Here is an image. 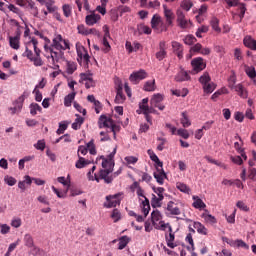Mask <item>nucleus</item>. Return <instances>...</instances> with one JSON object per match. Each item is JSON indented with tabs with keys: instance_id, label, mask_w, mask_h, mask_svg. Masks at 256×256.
<instances>
[{
	"instance_id": "680f3d73",
	"label": "nucleus",
	"mask_w": 256,
	"mask_h": 256,
	"mask_svg": "<svg viewBox=\"0 0 256 256\" xmlns=\"http://www.w3.org/2000/svg\"><path fill=\"white\" fill-rule=\"evenodd\" d=\"M33 93L35 94L36 101H42L43 95H42L41 91H39V87H37V85H36L35 89L33 90Z\"/></svg>"
},
{
	"instance_id": "6ab92c4d",
	"label": "nucleus",
	"mask_w": 256,
	"mask_h": 256,
	"mask_svg": "<svg viewBox=\"0 0 256 256\" xmlns=\"http://www.w3.org/2000/svg\"><path fill=\"white\" fill-rule=\"evenodd\" d=\"M243 44L245 45V47L256 51V39H253L251 35H246V37H244Z\"/></svg>"
},
{
	"instance_id": "bf43d9fd",
	"label": "nucleus",
	"mask_w": 256,
	"mask_h": 256,
	"mask_svg": "<svg viewBox=\"0 0 256 256\" xmlns=\"http://www.w3.org/2000/svg\"><path fill=\"white\" fill-rule=\"evenodd\" d=\"M87 149H89L92 155H95L97 153L93 139L87 143Z\"/></svg>"
},
{
	"instance_id": "1a4fd4ad",
	"label": "nucleus",
	"mask_w": 256,
	"mask_h": 256,
	"mask_svg": "<svg viewBox=\"0 0 256 256\" xmlns=\"http://www.w3.org/2000/svg\"><path fill=\"white\" fill-rule=\"evenodd\" d=\"M77 55H78L77 61L79 63H82V61H84V63H86V64L89 63L90 55H89L87 49L83 45L77 47Z\"/></svg>"
},
{
	"instance_id": "37998d69",
	"label": "nucleus",
	"mask_w": 256,
	"mask_h": 256,
	"mask_svg": "<svg viewBox=\"0 0 256 256\" xmlns=\"http://www.w3.org/2000/svg\"><path fill=\"white\" fill-rule=\"evenodd\" d=\"M31 43L34 47V51H35L36 56H40L41 55V49H39V47H38L39 41H37V39H35V37H33L31 39V41H29L28 45H31Z\"/></svg>"
},
{
	"instance_id": "6e6552de",
	"label": "nucleus",
	"mask_w": 256,
	"mask_h": 256,
	"mask_svg": "<svg viewBox=\"0 0 256 256\" xmlns=\"http://www.w3.org/2000/svg\"><path fill=\"white\" fill-rule=\"evenodd\" d=\"M176 15L178 26L181 27V29H187L191 21H188V19H186L184 11H182V9H177Z\"/></svg>"
},
{
	"instance_id": "79ce46f5",
	"label": "nucleus",
	"mask_w": 256,
	"mask_h": 256,
	"mask_svg": "<svg viewBox=\"0 0 256 256\" xmlns=\"http://www.w3.org/2000/svg\"><path fill=\"white\" fill-rule=\"evenodd\" d=\"M83 123H84V117H81V115H77L75 121L72 123V128L80 129Z\"/></svg>"
},
{
	"instance_id": "774afa93",
	"label": "nucleus",
	"mask_w": 256,
	"mask_h": 256,
	"mask_svg": "<svg viewBox=\"0 0 256 256\" xmlns=\"http://www.w3.org/2000/svg\"><path fill=\"white\" fill-rule=\"evenodd\" d=\"M139 174L142 176V181H146V183L152 181V176H150V174H147V172H139Z\"/></svg>"
},
{
	"instance_id": "9b49d317",
	"label": "nucleus",
	"mask_w": 256,
	"mask_h": 256,
	"mask_svg": "<svg viewBox=\"0 0 256 256\" xmlns=\"http://www.w3.org/2000/svg\"><path fill=\"white\" fill-rule=\"evenodd\" d=\"M120 194H114V196H106V202L104 204L105 208H116L120 206L121 200L119 198Z\"/></svg>"
},
{
	"instance_id": "f8f14e48",
	"label": "nucleus",
	"mask_w": 256,
	"mask_h": 256,
	"mask_svg": "<svg viewBox=\"0 0 256 256\" xmlns=\"http://www.w3.org/2000/svg\"><path fill=\"white\" fill-rule=\"evenodd\" d=\"M191 65L196 73H199V71H203V69L207 67V63H205L203 57H195L194 59H192Z\"/></svg>"
},
{
	"instance_id": "5fc2aeb1",
	"label": "nucleus",
	"mask_w": 256,
	"mask_h": 256,
	"mask_svg": "<svg viewBox=\"0 0 256 256\" xmlns=\"http://www.w3.org/2000/svg\"><path fill=\"white\" fill-rule=\"evenodd\" d=\"M34 147L43 151L46 147L45 139H38L37 143H34Z\"/></svg>"
},
{
	"instance_id": "a878e982",
	"label": "nucleus",
	"mask_w": 256,
	"mask_h": 256,
	"mask_svg": "<svg viewBox=\"0 0 256 256\" xmlns=\"http://www.w3.org/2000/svg\"><path fill=\"white\" fill-rule=\"evenodd\" d=\"M194 202H193V208H196L197 210H203L207 208L205 202L199 198V196H193Z\"/></svg>"
},
{
	"instance_id": "13d9d810",
	"label": "nucleus",
	"mask_w": 256,
	"mask_h": 256,
	"mask_svg": "<svg viewBox=\"0 0 256 256\" xmlns=\"http://www.w3.org/2000/svg\"><path fill=\"white\" fill-rule=\"evenodd\" d=\"M177 189L183 191L184 193H190V188H188L187 184H182V182H177Z\"/></svg>"
},
{
	"instance_id": "603ef678",
	"label": "nucleus",
	"mask_w": 256,
	"mask_h": 256,
	"mask_svg": "<svg viewBox=\"0 0 256 256\" xmlns=\"http://www.w3.org/2000/svg\"><path fill=\"white\" fill-rule=\"evenodd\" d=\"M25 240V245L28 246V248H32L34 246V241L33 238L30 234H26V236L24 237Z\"/></svg>"
},
{
	"instance_id": "4c0bfd02",
	"label": "nucleus",
	"mask_w": 256,
	"mask_h": 256,
	"mask_svg": "<svg viewBox=\"0 0 256 256\" xmlns=\"http://www.w3.org/2000/svg\"><path fill=\"white\" fill-rule=\"evenodd\" d=\"M129 242H130V238H128V236H122V238H120V241L118 243V250H124V248H126Z\"/></svg>"
},
{
	"instance_id": "20e7f679",
	"label": "nucleus",
	"mask_w": 256,
	"mask_h": 256,
	"mask_svg": "<svg viewBox=\"0 0 256 256\" xmlns=\"http://www.w3.org/2000/svg\"><path fill=\"white\" fill-rule=\"evenodd\" d=\"M98 125L100 129L103 127H111V131L114 133V138H116V130L119 129V127L113 123V119L107 117V115H100Z\"/></svg>"
},
{
	"instance_id": "c85d7f7f",
	"label": "nucleus",
	"mask_w": 256,
	"mask_h": 256,
	"mask_svg": "<svg viewBox=\"0 0 256 256\" xmlns=\"http://www.w3.org/2000/svg\"><path fill=\"white\" fill-rule=\"evenodd\" d=\"M81 77H82L83 81H86L85 87L87 89H90L91 87H95V81H94L93 77H90L89 75H86L85 73H83L81 75Z\"/></svg>"
},
{
	"instance_id": "cd10ccee",
	"label": "nucleus",
	"mask_w": 256,
	"mask_h": 256,
	"mask_svg": "<svg viewBox=\"0 0 256 256\" xmlns=\"http://www.w3.org/2000/svg\"><path fill=\"white\" fill-rule=\"evenodd\" d=\"M165 240L168 248H172V249L176 248V244H174L175 242L174 232H172L171 234H165Z\"/></svg>"
},
{
	"instance_id": "7c9ffc66",
	"label": "nucleus",
	"mask_w": 256,
	"mask_h": 256,
	"mask_svg": "<svg viewBox=\"0 0 256 256\" xmlns=\"http://www.w3.org/2000/svg\"><path fill=\"white\" fill-rule=\"evenodd\" d=\"M182 117L180 119L181 124L183 125V127H190V125H192V121L189 118V116L187 115L186 111H183L181 113Z\"/></svg>"
},
{
	"instance_id": "e433bc0d",
	"label": "nucleus",
	"mask_w": 256,
	"mask_h": 256,
	"mask_svg": "<svg viewBox=\"0 0 256 256\" xmlns=\"http://www.w3.org/2000/svg\"><path fill=\"white\" fill-rule=\"evenodd\" d=\"M156 89V80L146 81L144 83V91H155Z\"/></svg>"
},
{
	"instance_id": "aec40b11",
	"label": "nucleus",
	"mask_w": 256,
	"mask_h": 256,
	"mask_svg": "<svg viewBox=\"0 0 256 256\" xmlns=\"http://www.w3.org/2000/svg\"><path fill=\"white\" fill-rule=\"evenodd\" d=\"M21 33H17L14 37H9L10 47L12 49H20Z\"/></svg>"
},
{
	"instance_id": "39448f33",
	"label": "nucleus",
	"mask_w": 256,
	"mask_h": 256,
	"mask_svg": "<svg viewBox=\"0 0 256 256\" xmlns=\"http://www.w3.org/2000/svg\"><path fill=\"white\" fill-rule=\"evenodd\" d=\"M52 47L58 49L61 53H63L62 50L70 49L69 41H67V39H63L62 35H56L53 38Z\"/></svg>"
},
{
	"instance_id": "9d476101",
	"label": "nucleus",
	"mask_w": 256,
	"mask_h": 256,
	"mask_svg": "<svg viewBox=\"0 0 256 256\" xmlns=\"http://www.w3.org/2000/svg\"><path fill=\"white\" fill-rule=\"evenodd\" d=\"M162 101H164V95H162V93H154L150 99L151 105L158 107L161 111L165 109V105H163Z\"/></svg>"
},
{
	"instance_id": "c756f323",
	"label": "nucleus",
	"mask_w": 256,
	"mask_h": 256,
	"mask_svg": "<svg viewBox=\"0 0 256 256\" xmlns=\"http://www.w3.org/2000/svg\"><path fill=\"white\" fill-rule=\"evenodd\" d=\"M194 228L197 230L198 234L207 236L208 230L203 224H201V222H194Z\"/></svg>"
},
{
	"instance_id": "e2e57ef3",
	"label": "nucleus",
	"mask_w": 256,
	"mask_h": 256,
	"mask_svg": "<svg viewBox=\"0 0 256 256\" xmlns=\"http://www.w3.org/2000/svg\"><path fill=\"white\" fill-rule=\"evenodd\" d=\"M237 208H239V210H242L243 212H249L250 208H248V206H246V204L242 201L237 202L236 204Z\"/></svg>"
},
{
	"instance_id": "f704fd0d",
	"label": "nucleus",
	"mask_w": 256,
	"mask_h": 256,
	"mask_svg": "<svg viewBox=\"0 0 256 256\" xmlns=\"http://www.w3.org/2000/svg\"><path fill=\"white\" fill-rule=\"evenodd\" d=\"M105 27H106V31H105V35L103 37V45L105 46V51H109L111 49V45H110V43L108 41V37L110 35V31H109L107 25H105Z\"/></svg>"
},
{
	"instance_id": "a211bd4d",
	"label": "nucleus",
	"mask_w": 256,
	"mask_h": 256,
	"mask_svg": "<svg viewBox=\"0 0 256 256\" xmlns=\"http://www.w3.org/2000/svg\"><path fill=\"white\" fill-rule=\"evenodd\" d=\"M191 79V76L189 75L188 71H185L183 67H180V70L175 75V81H189Z\"/></svg>"
},
{
	"instance_id": "5701e85b",
	"label": "nucleus",
	"mask_w": 256,
	"mask_h": 256,
	"mask_svg": "<svg viewBox=\"0 0 256 256\" xmlns=\"http://www.w3.org/2000/svg\"><path fill=\"white\" fill-rule=\"evenodd\" d=\"M160 23H162V18L160 17V15H153L152 19H151V27L152 29H154L155 31L160 32Z\"/></svg>"
},
{
	"instance_id": "2eb2a0df",
	"label": "nucleus",
	"mask_w": 256,
	"mask_h": 256,
	"mask_svg": "<svg viewBox=\"0 0 256 256\" xmlns=\"http://www.w3.org/2000/svg\"><path fill=\"white\" fill-rule=\"evenodd\" d=\"M48 49L51 53L53 69H59V65L57 63H59L61 57H63V53L62 52L58 53L57 51H53L52 47H49Z\"/></svg>"
},
{
	"instance_id": "052dcab7",
	"label": "nucleus",
	"mask_w": 256,
	"mask_h": 256,
	"mask_svg": "<svg viewBox=\"0 0 256 256\" xmlns=\"http://www.w3.org/2000/svg\"><path fill=\"white\" fill-rule=\"evenodd\" d=\"M234 57L235 59H237L238 61H240L241 59H243V53L241 51V49L239 47H236L234 49Z\"/></svg>"
},
{
	"instance_id": "ea45409f",
	"label": "nucleus",
	"mask_w": 256,
	"mask_h": 256,
	"mask_svg": "<svg viewBox=\"0 0 256 256\" xmlns=\"http://www.w3.org/2000/svg\"><path fill=\"white\" fill-rule=\"evenodd\" d=\"M31 115H37V111H42L41 105L39 103H30L29 105Z\"/></svg>"
},
{
	"instance_id": "393cba45",
	"label": "nucleus",
	"mask_w": 256,
	"mask_h": 256,
	"mask_svg": "<svg viewBox=\"0 0 256 256\" xmlns=\"http://www.w3.org/2000/svg\"><path fill=\"white\" fill-rule=\"evenodd\" d=\"M150 210V200L149 198H146V196H144V202H142V213L144 214V220L149 215Z\"/></svg>"
},
{
	"instance_id": "0eeeda50",
	"label": "nucleus",
	"mask_w": 256,
	"mask_h": 256,
	"mask_svg": "<svg viewBox=\"0 0 256 256\" xmlns=\"http://www.w3.org/2000/svg\"><path fill=\"white\" fill-rule=\"evenodd\" d=\"M162 218L163 216L160 210H158V208H153V212H151V223L155 230H160V222Z\"/></svg>"
},
{
	"instance_id": "4be33fe9",
	"label": "nucleus",
	"mask_w": 256,
	"mask_h": 256,
	"mask_svg": "<svg viewBox=\"0 0 256 256\" xmlns=\"http://www.w3.org/2000/svg\"><path fill=\"white\" fill-rule=\"evenodd\" d=\"M167 211L170 212L172 216H180L181 210L178 206H175L174 202H168Z\"/></svg>"
},
{
	"instance_id": "c03bdc74",
	"label": "nucleus",
	"mask_w": 256,
	"mask_h": 256,
	"mask_svg": "<svg viewBox=\"0 0 256 256\" xmlns=\"http://www.w3.org/2000/svg\"><path fill=\"white\" fill-rule=\"evenodd\" d=\"M67 73L72 74L77 69V63L75 61H66Z\"/></svg>"
},
{
	"instance_id": "864d4df0",
	"label": "nucleus",
	"mask_w": 256,
	"mask_h": 256,
	"mask_svg": "<svg viewBox=\"0 0 256 256\" xmlns=\"http://www.w3.org/2000/svg\"><path fill=\"white\" fill-rule=\"evenodd\" d=\"M111 218L114 220V222H119V220H121V212L115 208L112 211Z\"/></svg>"
},
{
	"instance_id": "bb28decb",
	"label": "nucleus",
	"mask_w": 256,
	"mask_h": 256,
	"mask_svg": "<svg viewBox=\"0 0 256 256\" xmlns=\"http://www.w3.org/2000/svg\"><path fill=\"white\" fill-rule=\"evenodd\" d=\"M234 88H235V91H237L238 95H240V97H243V98L248 97V91L246 87L242 85V83H238L237 85H235Z\"/></svg>"
},
{
	"instance_id": "49530a36",
	"label": "nucleus",
	"mask_w": 256,
	"mask_h": 256,
	"mask_svg": "<svg viewBox=\"0 0 256 256\" xmlns=\"http://www.w3.org/2000/svg\"><path fill=\"white\" fill-rule=\"evenodd\" d=\"M193 5H194L193 1H190V0H184L181 2V8L184 9L185 11H190Z\"/></svg>"
},
{
	"instance_id": "2f4dec72",
	"label": "nucleus",
	"mask_w": 256,
	"mask_h": 256,
	"mask_svg": "<svg viewBox=\"0 0 256 256\" xmlns=\"http://www.w3.org/2000/svg\"><path fill=\"white\" fill-rule=\"evenodd\" d=\"M238 11H239V13H238L239 21L241 22L245 17L247 7H246L245 3H240L239 0H238Z\"/></svg>"
},
{
	"instance_id": "6e6d98bb",
	"label": "nucleus",
	"mask_w": 256,
	"mask_h": 256,
	"mask_svg": "<svg viewBox=\"0 0 256 256\" xmlns=\"http://www.w3.org/2000/svg\"><path fill=\"white\" fill-rule=\"evenodd\" d=\"M11 232V227L8 224H0V233L3 235L9 234Z\"/></svg>"
},
{
	"instance_id": "338daca9",
	"label": "nucleus",
	"mask_w": 256,
	"mask_h": 256,
	"mask_svg": "<svg viewBox=\"0 0 256 256\" xmlns=\"http://www.w3.org/2000/svg\"><path fill=\"white\" fill-rule=\"evenodd\" d=\"M38 202H40V204H44L45 206H50V202L47 198V196H38Z\"/></svg>"
},
{
	"instance_id": "8fccbe9b",
	"label": "nucleus",
	"mask_w": 256,
	"mask_h": 256,
	"mask_svg": "<svg viewBox=\"0 0 256 256\" xmlns=\"http://www.w3.org/2000/svg\"><path fill=\"white\" fill-rule=\"evenodd\" d=\"M67 127H68V122L67 121H61L59 123V127L57 129L58 135H61L62 133H64V131L67 129Z\"/></svg>"
},
{
	"instance_id": "f257e3e1",
	"label": "nucleus",
	"mask_w": 256,
	"mask_h": 256,
	"mask_svg": "<svg viewBox=\"0 0 256 256\" xmlns=\"http://www.w3.org/2000/svg\"><path fill=\"white\" fill-rule=\"evenodd\" d=\"M117 151V147H114L113 151L105 157L104 155H101L102 159V167L103 170L99 171L98 176L95 174V180L99 183L100 179H104L105 183H112L114 177H113V171L115 167V153Z\"/></svg>"
},
{
	"instance_id": "dca6fc26",
	"label": "nucleus",
	"mask_w": 256,
	"mask_h": 256,
	"mask_svg": "<svg viewBox=\"0 0 256 256\" xmlns=\"http://www.w3.org/2000/svg\"><path fill=\"white\" fill-rule=\"evenodd\" d=\"M25 99H26L25 94H23V95H20V97H18L16 101H14V107H11V111L13 114L21 111L24 105Z\"/></svg>"
},
{
	"instance_id": "72a5a7b5",
	"label": "nucleus",
	"mask_w": 256,
	"mask_h": 256,
	"mask_svg": "<svg viewBox=\"0 0 256 256\" xmlns=\"http://www.w3.org/2000/svg\"><path fill=\"white\" fill-rule=\"evenodd\" d=\"M79 159L76 161L75 165L78 169H82V167H85V165H88L90 161L88 159H85V157H82L79 153L78 155Z\"/></svg>"
},
{
	"instance_id": "0e129e2a",
	"label": "nucleus",
	"mask_w": 256,
	"mask_h": 256,
	"mask_svg": "<svg viewBox=\"0 0 256 256\" xmlns=\"http://www.w3.org/2000/svg\"><path fill=\"white\" fill-rule=\"evenodd\" d=\"M4 181L8 185H16V183H17L16 178H13V176H5Z\"/></svg>"
},
{
	"instance_id": "412c9836",
	"label": "nucleus",
	"mask_w": 256,
	"mask_h": 256,
	"mask_svg": "<svg viewBox=\"0 0 256 256\" xmlns=\"http://www.w3.org/2000/svg\"><path fill=\"white\" fill-rule=\"evenodd\" d=\"M101 15L98 13H91L90 15H86V23L87 25H95L100 21Z\"/></svg>"
},
{
	"instance_id": "09e8293b",
	"label": "nucleus",
	"mask_w": 256,
	"mask_h": 256,
	"mask_svg": "<svg viewBox=\"0 0 256 256\" xmlns=\"http://www.w3.org/2000/svg\"><path fill=\"white\" fill-rule=\"evenodd\" d=\"M234 147H235V149H237L238 153H240L241 156H242L244 159H247V155H246L244 149H242L241 143H239V141H235Z\"/></svg>"
},
{
	"instance_id": "a18cd8bd",
	"label": "nucleus",
	"mask_w": 256,
	"mask_h": 256,
	"mask_svg": "<svg viewBox=\"0 0 256 256\" xmlns=\"http://www.w3.org/2000/svg\"><path fill=\"white\" fill-rule=\"evenodd\" d=\"M210 23L214 31H217L218 33L221 32V27H219V19H217V17H212Z\"/></svg>"
},
{
	"instance_id": "a19ab883",
	"label": "nucleus",
	"mask_w": 256,
	"mask_h": 256,
	"mask_svg": "<svg viewBox=\"0 0 256 256\" xmlns=\"http://www.w3.org/2000/svg\"><path fill=\"white\" fill-rule=\"evenodd\" d=\"M44 3L47 7L49 13H55L57 7H55V1L53 0H44Z\"/></svg>"
},
{
	"instance_id": "f3484780",
	"label": "nucleus",
	"mask_w": 256,
	"mask_h": 256,
	"mask_svg": "<svg viewBox=\"0 0 256 256\" xmlns=\"http://www.w3.org/2000/svg\"><path fill=\"white\" fill-rule=\"evenodd\" d=\"M201 218H203L206 224H210V226H215V224H217V218L209 214V210H204V213L201 215Z\"/></svg>"
},
{
	"instance_id": "f03ea898",
	"label": "nucleus",
	"mask_w": 256,
	"mask_h": 256,
	"mask_svg": "<svg viewBox=\"0 0 256 256\" xmlns=\"http://www.w3.org/2000/svg\"><path fill=\"white\" fill-rule=\"evenodd\" d=\"M154 194H152L151 197V206L152 208H162L163 206V199L166 194L165 188H156V186H153Z\"/></svg>"
},
{
	"instance_id": "de8ad7c7",
	"label": "nucleus",
	"mask_w": 256,
	"mask_h": 256,
	"mask_svg": "<svg viewBox=\"0 0 256 256\" xmlns=\"http://www.w3.org/2000/svg\"><path fill=\"white\" fill-rule=\"evenodd\" d=\"M177 135H180L184 139H189V137H190V133H189L188 129H185V127L177 129Z\"/></svg>"
},
{
	"instance_id": "3c124183",
	"label": "nucleus",
	"mask_w": 256,
	"mask_h": 256,
	"mask_svg": "<svg viewBox=\"0 0 256 256\" xmlns=\"http://www.w3.org/2000/svg\"><path fill=\"white\" fill-rule=\"evenodd\" d=\"M197 38L194 37V35H186V37L184 38V43H186V45H193L194 43H196Z\"/></svg>"
},
{
	"instance_id": "423d86ee",
	"label": "nucleus",
	"mask_w": 256,
	"mask_h": 256,
	"mask_svg": "<svg viewBox=\"0 0 256 256\" xmlns=\"http://www.w3.org/2000/svg\"><path fill=\"white\" fill-rule=\"evenodd\" d=\"M163 161H161V159H159V163L156 165V172H154V177L157 181V183H159L160 185H163L166 177H167V174L163 168Z\"/></svg>"
},
{
	"instance_id": "4d7b16f0",
	"label": "nucleus",
	"mask_w": 256,
	"mask_h": 256,
	"mask_svg": "<svg viewBox=\"0 0 256 256\" xmlns=\"http://www.w3.org/2000/svg\"><path fill=\"white\" fill-rule=\"evenodd\" d=\"M157 139L158 141H160V143L157 145V149L159 151H163V149L165 148V143H167V139L166 137H158Z\"/></svg>"
},
{
	"instance_id": "4468645a",
	"label": "nucleus",
	"mask_w": 256,
	"mask_h": 256,
	"mask_svg": "<svg viewBox=\"0 0 256 256\" xmlns=\"http://www.w3.org/2000/svg\"><path fill=\"white\" fill-rule=\"evenodd\" d=\"M163 9H164L166 25H167V29H168V27L173 25V21L175 19V13L172 11V9H168L167 5H163Z\"/></svg>"
},
{
	"instance_id": "69168bd1",
	"label": "nucleus",
	"mask_w": 256,
	"mask_h": 256,
	"mask_svg": "<svg viewBox=\"0 0 256 256\" xmlns=\"http://www.w3.org/2000/svg\"><path fill=\"white\" fill-rule=\"evenodd\" d=\"M228 83H229V87L231 89H235V87H236V85H235V83H236L235 75H230V77L228 78Z\"/></svg>"
},
{
	"instance_id": "ddd939ff",
	"label": "nucleus",
	"mask_w": 256,
	"mask_h": 256,
	"mask_svg": "<svg viewBox=\"0 0 256 256\" xmlns=\"http://www.w3.org/2000/svg\"><path fill=\"white\" fill-rule=\"evenodd\" d=\"M146 77H147V72L145 71V69H140L139 71H134L133 73H131L130 81H132V83L137 84L142 79H146Z\"/></svg>"
},
{
	"instance_id": "b1692460",
	"label": "nucleus",
	"mask_w": 256,
	"mask_h": 256,
	"mask_svg": "<svg viewBox=\"0 0 256 256\" xmlns=\"http://www.w3.org/2000/svg\"><path fill=\"white\" fill-rule=\"evenodd\" d=\"M126 97L123 93V85H118L115 97V103H124Z\"/></svg>"
},
{
	"instance_id": "7ed1b4c3",
	"label": "nucleus",
	"mask_w": 256,
	"mask_h": 256,
	"mask_svg": "<svg viewBox=\"0 0 256 256\" xmlns=\"http://www.w3.org/2000/svg\"><path fill=\"white\" fill-rule=\"evenodd\" d=\"M199 81L203 85L205 93H213V91H215L216 85L211 81V76L207 71L199 77Z\"/></svg>"
},
{
	"instance_id": "58836bf2",
	"label": "nucleus",
	"mask_w": 256,
	"mask_h": 256,
	"mask_svg": "<svg viewBox=\"0 0 256 256\" xmlns=\"http://www.w3.org/2000/svg\"><path fill=\"white\" fill-rule=\"evenodd\" d=\"M245 72L252 80H254V77H256V69L253 66L246 65Z\"/></svg>"
},
{
	"instance_id": "473e14b6",
	"label": "nucleus",
	"mask_w": 256,
	"mask_h": 256,
	"mask_svg": "<svg viewBox=\"0 0 256 256\" xmlns=\"http://www.w3.org/2000/svg\"><path fill=\"white\" fill-rule=\"evenodd\" d=\"M149 97H144V99H142V101L139 103V107L140 109H142V113H144L145 117H146V113L147 111H149Z\"/></svg>"
},
{
	"instance_id": "c9c22d12",
	"label": "nucleus",
	"mask_w": 256,
	"mask_h": 256,
	"mask_svg": "<svg viewBox=\"0 0 256 256\" xmlns=\"http://www.w3.org/2000/svg\"><path fill=\"white\" fill-rule=\"evenodd\" d=\"M76 96V92L73 93H68V95L65 96L64 98V105L66 107H70L72 105V101H74Z\"/></svg>"
}]
</instances>
